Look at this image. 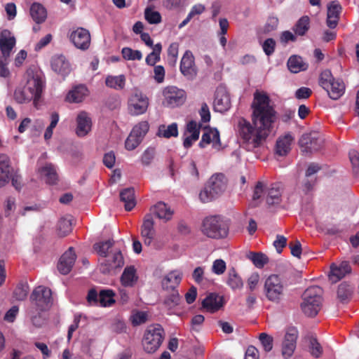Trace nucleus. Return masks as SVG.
Segmentation results:
<instances>
[{
	"label": "nucleus",
	"instance_id": "nucleus-1",
	"mask_svg": "<svg viewBox=\"0 0 359 359\" xmlns=\"http://www.w3.org/2000/svg\"><path fill=\"white\" fill-rule=\"evenodd\" d=\"M251 107L254 126L244 118L238 121L239 134L248 151H254L264 144L276 114L271 100L264 91L256 90L254 93Z\"/></svg>",
	"mask_w": 359,
	"mask_h": 359
},
{
	"label": "nucleus",
	"instance_id": "nucleus-2",
	"mask_svg": "<svg viewBox=\"0 0 359 359\" xmlns=\"http://www.w3.org/2000/svg\"><path fill=\"white\" fill-rule=\"evenodd\" d=\"M30 300L32 306L28 311V315L33 325L39 327L43 323L40 316L41 312L48 309L53 304L51 290L44 286H39L32 292Z\"/></svg>",
	"mask_w": 359,
	"mask_h": 359
},
{
	"label": "nucleus",
	"instance_id": "nucleus-3",
	"mask_svg": "<svg viewBox=\"0 0 359 359\" xmlns=\"http://www.w3.org/2000/svg\"><path fill=\"white\" fill-rule=\"evenodd\" d=\"M201 231L210 238H224L229 233V222L221 215H209L203 219Z\"/></svg>",
	"mask_w": 359,
	"mask_h": 359
},
{
	"label": "nucleus",
	"instance_id": "nucleus-4",
	"mask_svg": "<svg viewBox=\"0 0 359 359\" xmlns=\"http://www.w3.org/2000/svg\"><path fill=\"white\" fill-rule=\"evenodd\" d=\"M323 290L319 286L308 287L302 294L301 309L305 315L315 316L320 310L323 302Z\"/></svg>",
	"mask_w": 359,
	"mask_h": 359
},
{
	"label": "nucleus",
	"instance_id": "nucleus-5",
	"mask_svg": "<svg viewBox=\"0 0 359 359\" xmlns=\"http://www.w3.org/2000/svg\"><path fill=\"white\" fill-rule=\"evenodd\" d=\"M287 287V283L283 277L272 274L264 281V292L269 301L279 303L283 299Z\"/></svg>",
	"mask_w": 359,
	"mask_h": 359
},
{
	"label": "nucleus",
	"instance_id": "nucleus-6",
	"mask_svg": "<svg viewBox=\"0 0 359 359\" xmlns=\"http://www.w3.org/2000/svg\"><path fill=\"white\" fill-rule=\"evenodd\" d=\"M320 86L327 93L332 100H338L345 92V84L341 79L333 77L329 69L323 71L319 77Z\"/></svg>",
	"mask_w": 359,
	"mask_h": 359
},
{
	"label": "nucleus",
	"instance_id": "nucleus-7",
	"mask_svg": "<svg viewBox=\"0 0 359 359\" xmlns=\"http://www.w3.org/2000/svg\"><path fill=\"white\" fill-rule=\"evenodd\" d=\"M226 189V180L224 175H212L205 187L199 194V198L203 203L208 202L222 194Z\"/></svg>",
	"mask_w": 359,
	"mask_h": 359
},
{
	"label": "nucleus",
	"instance_id": "nucleus-8",
	"mask_svg": "<svg viewBox=\"0 0 359 359\" xmlns=\"http://www.w3.org/2000/svg\"><path fill=\"white\" fill-rule=\"evenodd\" d=\"M164 338V330L160 325L149 326L144 334L142 345L147 353H154L161 345Z\"/></svg>",
	"mask_w": 359,
	"mask_h": 359
},
{
	"label": "nucleus",
	"instance_id": "nucleus-9",
	"mask_svg": "<svg viewBox=\"0 0 359 359\" xmlns=\"http://www.w3.org/2000/svg\"><path fill=\"white\" fill-rule=\"evenodd\" d=\"M149 104V98L140 90L135 89L128 100V113L133 116L142 115L147 111Z\"/></svg>",
	"mask_w": 359,
	"mask_h": 359
},
{
	"label": "nucleus",
	"instance_id": "nucleus-10",
	"mask_svg": "<svg viewBox=\"0 0 359 359\" xmlns=\"http://www.w3.org/2000/svg\"><path fill=\"white\" fill-rule=\"evenodd\" d=\"M124 264L123 255L119 249H114L107 257L100 261V271L103 274H110Z\"/></svg>",
	"mask_w": 359,
	"mask_h": 359
},
{
	"label": "nucleus",
	"instance_id": "nucleus-11",
	"mask_svg": "<svg viewBox=\"0 0 359 359\" xmlns=\"http://www.w3.org/2000/svg\"><path fill=\"white\" fill-rule=\"evenodd\" d=\"M114 292L111 290H102L99 294L95 290H90L88 294L87 299L90 304L100 305L101 306H110L114 304Z\"/></svg>",
	"mask_w": 359,
	"mask_h": 359
},
{
	"label": "nucleus",
	"instance_id": "nucleus-12",
	"mask_svg": "<svg viewBox=\"0 0 359 359\" xmlns=\"http://www.w3.org/2000/svg\"><path fill=\"white\" fill-rule=\"evenodd\" d=\"M26 87L29 93L33 94L34 104L37 106V102L39 100L43 89L44 87V82L43 78L39 73H28Z\"/></svg>",
	"mask_w": 359,
	"mask_h": 359
},
{
	"label": "nucleus",
	"instance_id": "nucleus-13",
	"mask_svg": "<svg viewBox=\"0 0 359 359\" xmlns=\"http://www.w3.org/2000/svg\"><path fill=\"white\" fill-rule=\"evenodd\" d=\"M299 144L303 153H311L320 148L323 140L316 133H306L302 135Z\"/></svg>",
	"mask_w": 359,
	"mask_h": 359
},
{
	"label": "nucleus",
	"instance_id": "nucleus-14",
	"mask_svg": "<svg viewBox=\"0 0 359 359\" xmlns=\"http://www.w3.org/2000/svg\"><path fill=\"white\" fill-rule=\"evenodd\" d=\"M164 103L168 107H175L182 104L186 99L185 92L175 86H168L163 90Z\"/></svg>",
	"mask_w": 359,
	"mask_h": 359
},
{
	"label": "nucleus",
	"instance_id": "nucleus-15",
	"mask_svg": "<svg viewBox=\"0 0 359 359\" xmlns=\"http://www.w3.org/2000/svg\"><path fill=\"white\" fill-rule=\"evenodd\" d=\"M180 72L188 79L193 80L197 74L194 57L190 50L185 51L180 62Z\"/></svg>",
	"mask_w": 359,
	"mask_h": 359
},
{
	"label": "nucleus",
	"instance_id": "nucleus-16",
	"mask_svg": "<svg viewBox=\"0 0 359 359\" xmlns=\"http://www.w3.org/2000/svg\"><path fill=\"white\" fill-rule=\"evenodd\" d=\"M15 43V38L8 29L1 30L0 32L1 56L6 58H10Z\"/></svg>",
	"mask_w": 359,
	"mask_h": 359
},
{
	"label": "nucleus",
	"instance_id": "nucleus-17",
	"mask_svg": "<svg viewBox=\"0 0 359 359\" xmlns=\"http://www.w3.org/2000/svg\"><path fill=\"white\" fill-rule=\"evenodd\" d=\"M70 40L77 48L87 50L90 44V34L87 29L79 27L71 33Z\"/></svg>",
	"mask_w": 359,
	"mask_h": 359
},
{
	"label": "nucleus",
	"instance_id": "nucleus-18",
	"mask_svg": "<svg viewBox=\"0 0 359 359\" xmlns=\"http://www.w3.org/2000/svg\"><path fill=\"white\" fill-rule=\"evenodd\" d=\"M154 221L151 213L145 215L141 226V236L146 245H150L155 236Z\"/></svg>",
	"mask_w": 359,
	"mask_h": 359
},
{
	"label": "nucleus",
	"instance_id": "nucleus-19",
	"mask_svg": "<svg viewBox=\"0 0 359 359\" xmlns=\"http://www.w3.org/2000/svg\"><path fill=\"white\" fill-rule=\"evenodd\" d=\"M297 339V331L294 329L289 330L284 337L282 344V355L285 359L290 358L295 348Z\"/></svg>",
	"mask_w": 359,
	"mask_h": 359
},
{
	"label": "nucleus",
	"instance_id": "nucleus-20",
	"mask_svg": "<svg viewBox=\"0 0 359 359\" xmlns=\"http://www.w3.org/2000/svg\"><path fill=\"white\" fill-rule=\"evenodd\" d=\"M351 271V266L347 262H342L339 264L333 263L330 265V271L328 273L329 280L333 283H337Z\"/></svg>",
	"mask_w": 359,
	"mask_h": 359
},
{
	"label": "nucleus",
	"instance_id": "nucleus-21",
	"mask_svg": "<svg viewBox=\"0 0 359 359\" xmlns=\"http://www.w3.org/2000/svg\"><path fill=\"white\" fill-rule=\"evenodd\" d=\"M230 107L231 101L226 90L222 87L218 88L216 90L214 100L215 111L223 113L229 110Z\"/></svg>",
	"mask_w": 359,
	"mask_h": 359
},
{
	"label": "nucleus",
	"instance_id": "nucleus-22",
	"mask_svg": "<svg viewBox=\"0 0 359 359\" xmlns=\"http://www.w3.org/2000/svg\"><path fill=\"white\" fill-rule=\"evenodd\" d=\"M76 260V255L73 250V248H69L60 257L58 264L57 269L60 273L66 275L69 273Z\"/></svg>",
	"mask_w": 359,
	"mask_h": 359
},
{
	"label": "nucleus",
	"instance_id": "nucleus-23",
	"mask_svg": "<svg viewBox=\"0 0 359 359\" xmlns=\"http://www.w3.org/2000/svg\"><path fill=\"white\" fill-rule=\"evenodd\" d=\"M210 144H212V147L216 149L220 148L219 133L216 128L206 129L202 135L201 140L198 145L201 148H204Z\"/></svg>",
	"mask_w": 359,
	"mask_h": 359
},
{
	"label": "nucleus",
	"instance_id": "nucleus-24",
	"mask_svg": "<svg viewBox=\"0 0 359 359\" xmlns=\"http://www.w3.org/2000/svg\"><path fill=\"white\" fill-rule=\"evenodd\" d=\"M76 133L79 137H85L91 130V118L86 111L79 113L76 117Z\"/></svg>",
	"mask_w": 359,
	"mask_h": 359
},
{
	"label": "nucleus",
	"instance_id": "nucleus-25",
	"mask_svg": "<svg viewBox=\"0 0 359 359\" xmlns=\"http://www.w3.org/2000/svg\"><path fill=\"white\" fill-rule=\"evenodd\" d=\"M294 137L290 133H287L279 137L276 141V153L280 156H286L291 150V146Z\"/></svg>",
	"mask_w": 359,
	"mask_h": 359
},
{
	"label": "nucleus",
	"instance_id": "nucleus-26",
	"mask_svg": "<svg viewBox=\"0 0 359 359\" xmlns=\"http://www.w3.org/2000/svg\"><path fill=\"white\" fill-rule=\"evenodd\" d=\"M150 213L155 215L160 219L168 222L172 219L174 211L168 204L160 201L150 208Z\"/></svg>",
	"mask_w": 359,
	"mask_h": 359
},
{
	"label": "nucleus",
	"instance_id": "nucleus-27",
	"mask_svg": "<svg viewBox=\"0 0 359 359\" xmlns=\"http://www.w3.org/2000/svg\"><path fill=\"white\" fill-rule=\"evenodd\" d=\"M200 135V126L194 121H189L187 125V131L184 134V147L189 148L193 143L198 140Z\"/></svg>",
	"mask_w": 359,
	"mask_h": 359
},
{
	"label": "nucleus",
	"instance_id": "nucleus-28",
	"mask_svg": "<svg viewBox=\"0 0 359 359\" xmlns=\"http://www.w3.org/2000/svg\"><path fill=\"white\" fill-rule=\"evenodd\" d=\"M341 11V6L337 1L330 2L327 6V25L333 29L336 27Z\"/></svg>",
	"mask_w": 359,
	"mask_h": 359
},
{
	"label": "nucleus",
	"instance_id": "nucleus-29",
	"mask_svg": "<svg viewBox=\"0 0 359 359\" xmlns=\"http://www.w3.org/2000/svg\"><path fill=\"white\" fill-rule=\"evenodd\" d=\"M12 172L9 157L6 154H0V187L9 182Z\"/></svg>",
	"mask_w": 359,
	"mask_h": 359
},
{
	"label": "nucleus",
	"instance_id": "nucleus-30",
	"mask_svg": "<svg viewBox=\"0 0 359 359\" xmlns=\"http://www.w3.org/2000/svg\"><path fill=\"white\" fill-rule=\"evenodd\" d=\"M223 305V297L215 293L210 294L202 302L203 307L210 313L218 311Z\"/></svg>",
	"mask_w": 359,
	"mask_h": 359
},
{
	"label": "nucleus",
	"instance_id": "nucleus-31",
	"mask_svg": "<svg viewBox=\"0 0 359 359\" xmlns=\"http://www.w3.org/2000/svg\"><path fill=\"white\" fill-rule=\"evenodd\" d=\"M51 68L57 74L65 76L70 72V65L63 55H55L51 60Z\"/></svg>",
	"mask_w": 359,
	"mask_h": 359
},
{
	"label": "nucleus",
	"instance_id": "nucleus-32",
	"mask_svg": "<svg viewBox=\"0 0 359 359\" xmlns=\"http://www.w3.org/2000/svg\"><path fill=\"white\" fill-rule=\"evenodd\" d=\"M354 287L346 282H343L339 285L336 292L337 300L339 303L345 304L348 303L353 295Z\"/></svg>",
	"mask_w": 359,
	"mask_h": 359
},
{
	"label": "nucleus",
	"instance_id": "nucleus-33",
	"mask_svg": "<svg viewBox=\"0 0 359 359\" xmlns=\"http://www.w3.org/2000/svg\"><path fill=\"white\" fill-rule=\"evenodd\" d=\"M89 94L84 85H79L73 88L66 96V100L70 103L81 102Z\"/></svg>",
	"mask_w": 359,
	"mask_h": 359
},
{
	"label": "nucleus",
	"instance_id": "nucleus-34",
	"mask_svg": "<svg viewBox=\"0 0 359 359\" xmlns=\"http://www.w3.org/2000/svg\"><path fill=\"white\" fill-rule=\"evenodd\" d=\"M182 277V273L175 270L168 273L162 280V286L165 290H176Z\"/></svg>",
	"mask_w": 359,
	"mask_h": 359
},
{
	"label": "nucleus",
	"instance_id": "nucleus-35",
	"mask_svg": "<svg viewBox=\"0 0 359 359\" xmlns=\"http://www.w3.org/2000/svg\"><path fill=\"white\" fill-rule=\"evenodd\" d=\"M282 201V189L280 184H273L267 189L266 202L269 205H278Z\"/></svg>",
	"mask_w": 359,
	"mask_h": 359
},
{
	"label": "nucleus",
	"instance_id": "nucleus-36",
	"mask_svg": "<svg viewBox=\"0 0 359 359\" xmlns=\"http://www.w3.org/2000/svg\"><path fill=\"white\" fill-rule=\"evenodd\" d=\"M138 276L136 269L133 266H129L124 269L121 276V285L124 287H133L137 281Z\"/></svg>",
	"mask_w": 359,
	"mask_h": 359
},
{
	"label": "nucleus",
	"instance_id": "nucleus-37",
	"mask_svg": "<svg viewBox=\"0 0 359 359\" xmlns=\"http://www.w3.org/2000/svg\"><path fill=\"white\" fill-rule=\"evenodd\" d=\"M121 201L124 203L126 210L130 211L136 205L135 190L133 188H126L120 192Z\"/></svg>",
	"mask_w": 359,
	"mask_h": 359
},
{
	"label": "nucleus",
	"instance_id": "nucleus-38",
	"mask_svg": "<svg viewBox=\"0 0 359 359\" xmlns=\"http://www.w3.org/2000/svg\"><path fill=\"white\" fill-rule=\"evenodd\" d=\"M287 65L289 70L292 73H298L308 68V65L304 62L302 57L297 55L290 57Z\"/></svg>",
	"mask_w": 359,
	"mask_h": 359
},
{
	"label": "nucleus",
	"instance_id": "nucleus-39",
	"mask_svg": "<svg viewBox=\"0 0 359 359\" xmlns=\"http://www.w3.org/2000/svg\"><path fill=\"white\" fill-rule=\"evenodd\" d=\"M14 100L19 104L27 103L34 101L33 94L29 93L26 86L17 88L13 94Z\"/></svg>",
	"mask_w": 359,
	"mask_h": 359
},
{
	"label": "nucleus",
	"instance_id": "nucleus-40",
	"mask_svg": "<svg viewBox=\"0 0 359 359\" xmlns=\"http://www.w3.org/2000/svg\"><path fill=\"white\" fill-rule=\"evenodd\" d=\"M30 15L36 23L43 22L47 16L45 8L40 4L34 3L30 8Z\"/></svg>",
	"mask_w": 359,
	"mask_h": 359
},
{
	"label": "nucleus",
	"instance_id": "nucleus-41",
	"mask_svg": "<svg viewBox=\"0 0 359 359\" xmlns=\"http://www.w3.org/2000/svg\"><path fill=\"white\" fill-rule=\"evenodd\" d=\"M40 172L45 177L48 184H55L57 181V175L55 166L52 164H46L40 169Z\"/></svg>",
	"mask_w": 359,
	"mask_h": 359
},
{
	"label": "nucleus",
	"instance_id": "nucleus-42",
	"mask_svg": "<svg viewBox=\"0 0 359 359\" xmlns=\"http://www.w3.org/2000/svg\"><path fill=\"white\" fill-rule=\"evenodd\" d=\"M226 283L233 290L241 289L243 285L241 278L234 269H229Z\"/></svg>",
	"mask_w": 359,
	"mask_h": 359
},
{
	"label": "nucleus",
	"instance_id": "nucleus-43",
	"mask_svg": "<svg viewBox=\"0 0 359 359\" xmlns=\"http://www.w3.org/2000/svg\"><path fill=\"white\" fill-rule=\"evenodd\" d=\"M105 83L109 88L122 90L126 84V78L123 75L108 76L106 78Z\"/></svg>",
	"mask_w": 359,
	"mask_h": 359
},
{
	"label": "nucleus",
	"instance_id": "nucleus-44",
	"mask_svg": "<svg viewBox=\"0 0 359 359\" xmlns=\"http://www.w3.org/2000/svg\"><path fill=\"white\" fill-rule=\"evenodd\" d=\"M178 135L177 125L173 123L168 126L161 125L158 128V135L165 138L177 137Z\"/></svg>",
	"mask_w": 359,
	"mask_h": 359
},
{
	"label": "nucleus",
	"instance_id": "nucleus-45",
	"mask_svg": "<svg viewBox=\"0 0 359 359\" xmlns=\"http://www.w3.org/2000/svg\"><path fill=\"white\" fill-rule=\"evenodd\" d=\"M247 257L259 269L263 268L269 262V258L262 252H250Z\"/></svg>",
	"mask_w": 359,
	"mask_h": 359
},
{
	"label": "nucleus",
	"instance_id": "nucleus-46",
	"mask_svg": "<svg viewBox=\"0 0 359 359\" xmlns=\"http://www.w3.org/2000/svg\"><path fill=\"white\" fill-rule=\"evenodd\" d=\"M310 20L308 16L302 17L294 25L293 30L296 35L304 36L309 29Z\"/></svg>",
	"mask_w": 359,
	"mask_h": 359
},
{
	"label": "nucleus",
	"instance_id": "nucleus-47",
	"mask_svg": "<svg viewBox=\"0 0 359 359\" xmlns=\"http://www.w3.org/2000/svg\"><path fill=\"white\" fill-rule=\"evenodd\" d=\"M114 244V240H108L107 241L95 243L93 248L100 256L104 258L110 254V252H109V250L113 247Z\"/></svg>",
	"mask_w": 359,
	"mask_h": 359
},
{
	"label": "nucleus",
	"instance_id": "nucleus-48",
	"mask_svg": "<svg viewBox=\"0 0 359 359\" xmlns=\"http://www.w3.org/2000/svg\"><path fill=\"white\" fill-rule=\"evenodd\" d=\"M152 48L153 51L149 53L145 59L146 63L150 66H154L160 60V54L162 50V46L160 43H158L154 45Z\"/></svg>",
	"mask_w": 359,
	"mask_h": 359
},
{
	"label": "nucleus",
	"instance_id": "nucleus-49",
	"mask_svg": "<svg viewBox=\"0 0 359 359\" xmlns=\"http://www.w3.org/2000/svg\"><path fill=\"white\" fill-rule=\"evenodd\" d=\"M266 191L267 189L265 184L262 182H257L252 194V202L255 205H257L259 203V199Z\"/></svg>",
	"mask_w": 359,
	"mask_h": 359
},
{
	"label": "nucleus",
	"instance_id": "nucleus-50",
	"mask_svg": "<svg viewBox=\"0 0 359 359\" xmlns=\"http://www.w3.org/2000/svg\"><path fill=\"white\" fill-rule=\"evenodd\" d=\"M57 231L60 236H66L72 231V222L70 219L62 218L57 224Z\"/></svg>",
	"mask_w": 359,
	"mask_h": 359
},
{
	"label": "nucleus",
	"instance_id": "nucleus-51",
	"mask_svg": "<svg viewBox=\"0 0 359 359\" xmlns=\"http://www.w3.org/2000/svg\"><path fill=\"white\" fill-rule=\"evenodd\" d=\"M180 302L181 298L178 291L172 290V292L165 297L164 304L169 309H171L179 305Z\"/></svg>",
	"mask_w": 359,
	"mask_h": 359
},
{
	"label": "nucleus",
	"instance_id": "nucleus-52",
	"mask_svg": "<svg viewBox=\"0 0 359 359\" xmlns=\"http://www.w3.org/2000/svg\"><path fill=\"white\" fill-rule=\"evenodd\" d=\"M123 57L128 60H140L142 58L141 51L137 50H133L130 48H123L121 50Z\"/></svg>",
	"mask_w": 359,
	"mask_h": 359
},
{
	"label": "nucleus",
	"instance_id": "nucleus-53",
	"mask_svg": "<svg viewBox=\"0 0 359 359\" xmlns=\"http://www.w3.org/2000/svg\"><path fill=\"white\" fill-rule=\"evenodd\" d=\"M308 341L310 353L316 358L320 357L322 354V347L317 339L313 337H310L308 338Z\"/></svg>",
	"mask_w": 359,
	"mask_h": 359
},
{
	"label": "nucleus",
	"instance_id": "nucleus-54",
	"mask_svg": "<svg viewBox=\"0 0 359 359\" xmlns=\"http://www.w3.org/2000/svg\"><path fill=\"white\" fill-rule=\"evenodd\" d=\"M149 129V125L147 121H144L135 125L131 132L142 140Z\"/></svg>",
	"mask_w": 359,
	"mask_h": 359
},
{
	"label": "nucleus",
	"instance_id": "nucleus-55",
	"mask_svg": "<svg viewBox=\"0 0 359 359\" xmlns=\"http://www.w3.org/2000/svg\"><path fill=\"white\" fill-rule=\"evenodd\" d=\"M29 292V287L26 283L19 284L14 290V297L19 301L25 299Z\"/></svg>",
	"mask_w": 359,
	"mask_h": 359
},
{
	"label": "nucleus",
	"instance_id": "nucleus-56",
	"mask_svg": "<svg viewBox=\"0 0 359 359\" xmlns=\"http://www.w3.org/2000/svg\"><path fill=\"white\" fill-rule=\"evenodd\" d=\"M142 140L141 138L131 132L126 140L125 147L127 150H133L140 144Z\"/></svg>",
	"mask_w": 359,
	"mask_h": 359
},
{
	"label": "nucleus",
	"instance_id": "nucleus-57",
	"mask_svg": "<svg viewBox=\"0 0 359 359\" xmlns=\"http://www.w3.org/2000/svg\"><path fill=\"white\" fill-rule=\"evenodd\" d=\"M59 121V115L57 113H53L50 116V123L46 128L44 133V138L48 140L51 138L53 135V130L56 127Z\"/></svg>",
	"mask_w": 359,
	"mask_h": 359
},
{
	"label": "nucleus",
	"instance_id": "nucleus-58",
	"mask_svg": "<svg viewBox=\"0 0 359 359\" xmlns=\"http://www.w3.org/2000/svg\"><path fill=\"white\" fill-rule=\"evenodd\" d=\"M146 20L150 24H158L161 21V16L158 11L151 8H147L144 12Z\"/></svg>",
	"mask_w": 359,
	"mask_h": 359
},
{
	"label": "nucleus",
	"instance_id": "nucleus-59",
	"mask_svg": "<svg viewBox=\"0 0 359 359\" xmlns=\"http://www.w3.org/2000/svg\"><path fill=\"white\" fill-rule=\"evenodd\" d=\"M259 339L262 344L264 350L269 352L273 348V337L266 333H261Z\"/></svg>",
	"mask_w": 359,
	"mask_h": 359
},
{
	"label": "nucleus",
	"instance_id": "nucleus-60",
	"mask_svg": "<svg viewBox=\"0 0 359 359\" xmlns=\"http://www.w3.org/2000/svg\"><path fill=\"white\" fill-rule=\"evenodd\" d=\"M349 158L353 167V171L359 176V151L354 149L349 151Z\"/></svg>",
	"mask_w": 359,
	"mask_h": 359
},
{
	"label": "nucleus",
	"instance_id": "nucleus-61",
	"mask_svg": "<svg viewBox=\"0 0 359 359\" xmlns=\"http://www.w3.org/2000/svg\"><path fill=\"white\" fill-rule=\"evenodd\" d=\"M226 268L225 262L222 259H217L213 262L212 271L215 274L222 275L224 273Z\"/></svg>",
	"mask_w": 359,
	"mask_h": 359
},
{
	"label": "nucleus",
	"instance_id": "nucleus-62",
	"mask_svg": "<svg viewBox=\"0 0 359 359\" xmlns=\"http://www.w3.org/2000/svg\"><path fill=\"white\" fill-rule=\"evenodd\" d=\"M9 58L0 56V76L7 78L10 76V71L8 68Z\"/></svg>",
	"mask_w": 359,
	"mask_h": 359
},
{
	"label": "nucleus",
	"instance_id": "nucleus-63",
	"mask_svg": "<svg viewBox=\"0 0 359 359\" xmlns=\"http://www.w3.org/2000/svg\"><path fill=\"white\" fill-rule=\"evenodd\" d=\"M155 154V151L152 148L146 149L141 158V162L144 165H148L152 161Z\"/></svg>",
	"mask_w": 359,
	"mask_h": 359
},
{
	"label": "nucleus",
	"instance_id": "nucleus-64",
	"mask_svg": "<svg viewBox=\"0 0 359 359\" xmlns=\"http://www.w3.org/2000/svg\"><path fill=\"white\" fill-rule=\"evenodd\" d=\"M275 46L276 41L271 38L265 40L262 44L263 50L267 55H271L274 52Z\"/></svg>",
	"mask_w": 359,
	"mask_h": 359
}]
</instances>
